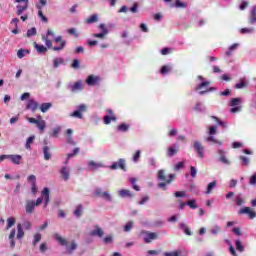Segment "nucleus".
Wrapping results in <instances>:
<instances>
[{
	"label": "nucleus",
	"mask_w": 256,
	"mask_h": 256,
	"mask_svg": "<svg viewBox=\"0 0 256 256\" xmlns=\"http://www.w3.org/2000/svg\"><path fill=\"white\" fill-rule=\"evenodd\" d=\"M209 135H217V126H211L210 128H209Z\"/></svg>",
	"instance_id": "nucleus-60"
},
{
	"label": "nucleus",
	"mask_w": 256,
	"mask_h": 256,
	"mask_svg": "<svg viewBox=\"0 0 256 256\" xmlns=\"http://www.w3.org/2000/svg\"><path fill=\"white\" fill-rule=\"evenodd\" d=\"M177 149L173 148V147H170L168 148L167 150V156L168 157H173L174 155H177Z\"/></svg>",
	"instance_id": "nucleus-42"
},
{
	"label": "nucleus",
	"mask_w": 256,
	"mask_h": 256,
	"mask_svg": "<svg viewBox=\"0 0 256 256\" xmlns=\"http://www.w3.org/2000/svg\"><path fill=\"white\" fill-rule=\"evenodd\" d=\"M71 117H76L77 119H83V114L79 110H75L71 114Z\"/></svg>",
	"instance_id": "nucleus-53"
},
{
	"label": "nucleus",
	"mask_w": 256,
	"mask_h": 256,
	"mask_svg": "<svg viewBox=\"0 0 256 256\" xmlns=\"http://www.w3.org/2000/svg\"><path fill=\"white\" fill-rule=\"evenodd\" d=\"M72 93H77V91H83V81L79 80L70 86Z\"/></svg>",
	"instance_id": "nucleus-12"
},
{
	"label": "nucleus",
	"mask_w": 256,
	"mask_h": 256,
	"mask_svg": "<svg viewBox=\"0 0 256 256\" xmlns=\"http://www.w3.org/2000/svg\"><path fill=\"white\" fill-rule=\"evenodd\" d=\"M90 235L92 237H100L101 238V237H103L104 232H103V229L101 227L95 226V230L91 231Z\"/></svg>",
	"instance_id": "nucleus-15"
},
{
	"label": "nucleus",
	"mask_w": 256,
	"mask_h": 256,
	"mask_svg": "<svg viewBox=\"0 0 256 256\" xmlns=\"http://www.w3.org/2000/svg\"><path fill=\"white\" fill-rule=\"evenodd\" d=\"M60 63H63V58H55L53 60L54 69H57V67H59Z\"/></svg>",
	"instance_id": "nucleus-52"
},
{
	"label": "nucleus",
	"mask_w": 256,
	"mask_h": 256,
	"mask_svg": "<svg viewBox=\"0 0 256 256\" xmlns=\"http://www.w3.org/2000/svg\"><path fill=\"white\" fill-rule=\"evenodd\" d=\"M80 65H81V61H79V59H74L71 64V67L72 69H79Z\"/></svg>",
	"instance_id": "nucleus-48"
},
{
	"label": "nucleus",
	"mask_w": 256,
	"mask_h": 256,
	"mask_svg": "<svg viewBox=\"0 0 256 256\" xmlns=\"http://www.w3.org/2000/svg\"><path fill=\"white\" fill-rule=\"evenodd\" d=\"M240 161H242V165L246 166L249 165V158L245 157V156H240L239 157Z\"/></svg>",
	"instance_id": "nucleus-59"
},
{
	"label": "nucleus",
	"mask_w": 256,
	"mask_h": 256,
	"mask_svg": "<svg viewBox=\"0 0 256 256\" xmlns=\"http://www.w3.org/2000/svg\"><path fill=\"white\" fill-rule=\"evenodd\" d=\"M210 85H211V82H209V81L201 82V83L196 87V91H201V89H205V87H209Z\"/></svg>",
	"instance_id": "nucleus-31"
},
{
	"label": "nucleus",
	"mask_w": 256,
	"mask_h": 256,
	"mask_svg": "<svg viewBox=\"0 0 256 256\" xmlns=\"http://www.w3.org/2000/svg\"><path fill=\"white\" fill-rule=\"evenodd\" d=\"M54 238L56 239V241H58V243H60L63 247H67V240L63 237H61V235L59 234H55Z\"/></svg>",
	"instance_id": "nucleus-24"
},
{
	"label": "nucleus",
	"mask_w": 256,
	"mask_h": 256,
	"mask_svg": "<svg viewBox=\"0 0 256 256\" xmlns=\"http://www.w3.org/2000/svg\"><path fill=\"white\" fill-rule=\"evenodd\" d=\"M180 229H182V231L185 233V235H192L191 229H189V227L187 226V224L182 223L180 224Z\"/></svg>",
	"instance_id": "nucleus-27"
},
{
	"label": "nucleus",
	"mask_w": 256,
	"mask_h": 256,
	"mask_svg": "<svg viewBox=\"0 0 256 256\" xmlns=\"http://www.w3.org/2000/svg\"><path fill=\"white\" fill-rule=\"evenodd\" d=\"M106 113H108V115H105L103 118L105 125H109L111 121H117V117H115V114H113V110L108 109L106 110Z\"/></svg>",
	"instance_id": "nucleus-8"
},
{
	"label": "nucleus",
	"mask_w": 256,
	"mask_h": 256,
	"mask_svg": "<svg viewBox=\"0 0 256 256\" xmlns=\"http://www.w3.org/2000/svg\"><path fill=\"white\" fill-rule=\"evenodd\" d=\"M8 159H11V161L16 165H19V163H21V155H8Z\"/></svg>",
	"instance_id": "nucleus-25"
},
{
	"label": "nucleus",
	"mask_w": 256,
	"mask_h": 256,
	"mask_svg": "<svg viewBox=\"0 0 256 256\" xmlns=\"http://www.w3.org/2000/svg\"><path fill=\"white\" fill-rule=\"evenodd\" d=\"M17 57H18V59H23V57H26L25 49H19L17 51Z\"/></svg>",
	"instance_id": "nucleus-58"
},
{
	"label": "nucleus",
	"mask_w": 256,
	"mask_h": 256,
	"mask_svg": "<svg viewBox=\"0 0 256 256\" xmlns=\"http://www.w3.org/2000/svg\"><path fill=\"white\" fill-rule=\"evenodd\" d=\"M88 167H90V171H97V169H100V167H103V163L101 162H95L93 160L88 162Z\"/></svg>",
	"instance_id": "nucleus-14"
},
{
	"label": "nucleus",
	"mask_w": 256,
	"mask_h": 256,
	"mask_svg": "<svg viewBox=\"0 0 256 256\" xmlns=\"http://www.w3.org/2000/svg\"><path fill=\"white\" fill-rule=\"evenodd\" d=\"M100 81H101V78L99 76H95V75H89L88 78L86 79V83L90 87H93L95 85H99Z\"/></svg>",
	"instance_id": "nucleus-11"
},
{
	"label": "nucleus",
	"mask_w": 256,
	"mask_h": 256,
	"mask_svg": "<svg viewBox=\"0 0 256 256\" xmlns=\"http://www.w3.org/2000/svg\"><path fill=\"white\" fill-rule=\"evenodd\" d=\"M117 129H118V131H120L122 133H127V131H129V124H127V123L119 124Z\"/></svg>",
	"instance_id": "nucleus-26"
},
{
	"label": "nucleus",
	"mask_w": 256,
	"mask_h": 256,
	"mask_svg": "<svg viewBox=\"0 0 256 256\" xmlns=\"http://www.w3.org/2000/svg\"><path fill=\"white\" fill-rule=\"evenodd\" d=\"M98 21V17L97 14H93L92 16H90L88 19H86V23L88 25H91V23H97Z\"/></svg>",
	"instance_id": "nucleus-32"
},
{
	"label": "nucleus",
	"mask_w": 256,
	"mask_h": 256,
	"mask_svg": "<svg viewBox=\"0 0 256 256\" xmlns=\"http://www.w3.org/2000/svg\"><path fill=\"white\" fill-rule=\"evenodd\" d=\"M40 253H45V251H47V243H42L41 245H40Z\"/></svg>",
	"instance_id": "nucleus-63"
},
{
	"label": "nucleus",
	"mask_w": 256,
	"mask_h": 256,
	"mask_svg": "<svg viewBox=\"0 0 256 256\" xmlns=\"http://www.w3.org/2000/svg\"><path fill=\"white\" fill-rule=\"evenodd\" d=\"M43 153H44L45 161H49V159H51V154L49 153V147L48 146H45L43 148Z\"/></svg>",
	"instance_id": "nucleus-37"
},
{
	"label": "nucleus",
	"mask_w": 256,
	"mask_h": 256,
	"mask_svg": "<svg viewBox=\"0 0 256 256\" xmlns=\"http://www.w3.org/2000/svg\"><path fill=\"white\" fill-rule=\"evenodd\" d=\"M131 229H133V221L127 222L126 225L124 226V231L126 233H129V231H131Z\"/></svg>",
	"instance_id": "nucleus-45"
},
{
	"label": "nucleus",
	"mask_w": 256,
	"mask_h": 256,
	"mask_svg": "<svg viewBox=\"0 0 256 256\" xmlns=\"http://www.w3.org/2000/svg\"><path fill=\"white\" fill-rule=\"evenodd\" d=\"M95 195H97V197L105 199L106 201H113V198H111V194H109V192H103L101 188H97L95 190Z\"/></svg>",
	"instance_id": "nucleus-10"
},
{
	"label": "nucleus",
	"mask_w": 256,
	"mask_h": 256,
	"mask_svg": "<svg viewBox=\"0 0 256 256\" xmlns=\"http://www.w3.org/2000/svg\"><path fill=\"white\" fill-rule=\"evenodd\" d=\"M249 184H250V185H256V173L253 174V175L250 177Z\"/></svg>",
	"instance_id": "nucleus-64"
},
{
	"label": "nucleus",
	"mask_w": 256,
	"mask_h": 256,
	"mask_svg": "<svg viewBox=\"0 0 256 256\" xmlns=\"http://www.w3.org/2000/svg\"><path fill=\"white\" fill-rule=\"evenodd\" d=\"M175 7L177 9H187V3L181 2L180 0L175 1Z\"/></svg>",
	"instance_id": "nucleus-30"
},
{
	"label": "nucleus",
	"mask_w": 256,
	"mask_h": 256,
	"mask_svg": "<svg viewBox=\"0 0 256 256\" xmlns=\"http://www.w3.org/2000/svg\"><path fill=\"white\" fill-rule=\"evenodd\" d=\"M31 143H33V136H30L27 140H26V149H31Z\"/></svg>",
	"instance_id": "nucleus-61"
},
{
	"label": "nucleus",
	"mask_w": 256,
	"mask_h": 256,
	"mask_svg": "<svg viewBox=\"0 0 256 256\" xmlns=\"http://www.w3.org/2000/svg\"><path fill=\"white\" fill-rule=\"evenodd\" d=\"M110 169L112 170L121 169L122 171H127V167H125V159L120 158L118 162L112 163V165L110 166Z\"/></svg>",
	"instance_id": "nucleus-5"
},
{
	"label": "nucleus",
	"mask_w": 256,
	"mask_h": 256,
	"mask_svg": "<svg viewBox=\"0 0 256 256\" xmlns=\"http://www.w3.org/2000/svg\"><path fill=\"white\" fill-rule=\"evenodd\" d=\"M34 47H35L36 51H38L39 53H47V47H45L43 45H39V44L35 43Z\"/></svg>",
	"instance_id": "nucleus-29"
},
{
	"label": "nucleus",
	"mask_w": 256,
	"mask_h": 256,
	"mask_svg": "<svg viewBox=\"0 0 256 256\" xmlns=\"http://www.w3.org/2000/svg\"><path fill=\"white\" fill-rule=\"evenodd\" d=\"M67 252L71 255L75 249H77V244L75 243V240L71 242V246H67Z\"/></svg>",
	"instance_id": "nucleus-35"
},
{
	"label": "nucleus",
	"mask_w": 256,
	"mask_h": 256,
	"mask_svg": "<svg viewBox=\"0 0 256 256\" xmlns=\"http://www.w3.org/2000/svg\"><path fill=\"white\" fill-rule=\"evenodd\" d=\"M173 181H175V174H169L167 180H164V182L158 183V187L160 189H163L164 191H166L167 185H169L170 183H173Z\"/></svg>",
	"instance_id": "nucleus-9"
},
{
	"label": "nucleus",
	"mask_w": 256,
	"mask_h": 256,
	"mask_svg": "<svg viewBox=\"0 0 256 256\" xmlns=\"http://www.w3.org/2000/svg\"><path fill=\"white\" fill-rule=\"evenodd\" d=\"M249 23L250 25H254L256 23V6H253L250 11Z\"/></svg>",
	"instance_id": "nucleus-21"
},
{
	"label": "nucleus",
	"mask_w": 256,
	"mask_h": 256,
	"mask_svg": "<svg viewBox=\"0 0 256 256\" xmlns=\"http://www.w3.org/2000/svg\"><path fill=\"white\" fill-rule=\"evenodd\" d=\"M9 239H11L10 247H15V230H12Z\"/></svg>",
	"instance_id": "nucleus-43"
},
{
	"label": "nucleus",
	"mask_w": 256,
	"mask_h": 256,
	"mask_svg": "<svg viewBox=\"0 0 256 256\" xmlns=\"http://www.w3.org/2000/svg\"><path fill=\"white\" fill-rule=\"evenodd\" d=\"M52 107H53V104L51 102H46V103H42L39 109L42 113H47V111H49V109H51Z\"/></svg>",
	"instance_id": "nucleus-19"
},
{
	"label": "nucleus",
	"mask_w": 256,
	"mask_h": 256,
	"mask_svg": "<svg viewBox=\"0 0 256 256\" xmlns=\"http://www.w3.org/2000/svg\"><path fill=\"white\" fill-rule=\"evenodd\" d=\"M47 5V0H39V3L36 4V9H38V17L43 23H48V19L43 15V7Z\"/></svg>",
	"instance_id": "nucleus-1"
},
{
	"label": "nucleus",
	"mask_w": 256,
	"mask_h": 256,
	"mask_svg": "<svg viewBox=\"0 0 256 256\" xmlns=\"http://www.w3.org/2000/svg\"><path fill=\"white\" fill-rule=\"evenodd\" d=\"M93 37H95L96 39H105V37H107V34H105V32L95 33L93 34Z\"/></svg>",
	"instance_id": "nucleus-55"
},
{
	"label": "nucleus",
	"mask_w": 256,
	"mask_h": 256,
	"mask_svg": "<svg viewBox=\"0 0 256 256\" xmlns=\"http://www.w3.org/2000/svg\"><path fill=\"white\" fill-rule=\"evenodd\" d=\"M33 124L37 127L40 133L45 132V128L47 127V122L43 120L42 116H37V118L33 119Z\"/></svg>",
	"instance_id": "nucleus-2"
},
{
	"label": "nucleus",
	"mask_w": 256,
	"mask_h": 256,
	"mask_svg": "<svg viewBox=\"0 0 256 256\" xmlns=\"http://www.w3.org/2000/svg\"><path fill=\"white\" fill-rule=\"evenodd\" d=\"M139 157H141V150H137L133 156V161L134 163H138L139 162Z\"/></svg>",
	"instance_id": "nucleus-54"
},
{
	"label": "nucleus",
	"mask_w": 256,
	"mask_h": 256,
	"mask_svg": "<svg viewBox=\"0 0 256 256\" xmlns=\"http://www.w3.org/2000/svg\"><path fill=\"white\" fill-rule=\"evenodd\" d=\"M206 141H208V143H215V144H218V145H223V143L217 139H215V137H213L212 135L208 136L206 138Z\"/></svg>",
	"instance_id": "nucleus-33"
},
{
	"label": "nucleus",
	"mask_w": 256,
	"mask_h": 256,
	"mask_svg": "<svg viewBox=\"0 0 256 256\" xmlns=\"http://www.w3.org/2000/svg\"><path fill=\"white\" fill-rule=\"evenodd\" d=\"M218 155L219 157V161L220 163H223L224 165H229V159H227V157L225 156V151H223L222 149L218 150Z\"/></svg>",
	"instance_id": "nucleus-13"
},
{
	"label": "nucleus",
	"mask_w": 256,
	"mask_h": 256,
	"mask_svg": "<svg viewBox=\"0 0 256 256\" xmlns=\"http://www.w3.org/2000/svg\"><path fill=\"white\" fill-rule=\"evenodd\" d=\"M68 33H69V35H74V37H75L76 39H79V33H77V31L75 30V28H70V29H68Z\"/></svg>",
	"instance_id": "nucleus-56"
},
{
	"label": "nucleus",
	"mask_w": 256,
	"mask_h": 256,
	"mask_svg": "<svg viewBox=\"0 0 256 256\" xmlns=\"http://www.w3.org/2000/svg\"><path fill=\"white\" fill-rule=\"evenodd\" d=\"M118 194H119L120 197H123V198H127V197L131 198V197H133V193L130 192V190H127V189L120 190L118 192Z\"/></svg>",
	"instance_id": "nucleus-22"
},
{
	"label": "nucleus",
	"mask_w": 256,
	"mask_h": 256,
	"mask_svg": "<svg viewBox=\"0 0 256 256\" xmlns=\"http://www.w3.org/2000/svg\"><path fill=\"white\" fill-rule=\"evenodd\" d=\"M7 228L6 229H11V227L15 226V218H8L7 219Z\"/></svg>",
	"instance_id": "nucleus-50"
},
{
	"label": "nucleus",
	"mask_w": 256,
	"mask_h": 256,
	"mask_svg": "<svg viewBox=\"0 0 256 256\" xmlns=\"http://www.w3.org/2000/svg\"><path fill=\"white\" fill-rule=\"evenodd\" d=\"M42 195L44 196V208H47V206L49 205V188H44L42 191Z\"/></svg>",
	"instance_id": "nucleus-18"
},
{
	"label": "nucleus",
	"mask_w": 256,
	"mask_h": 256,
	"mask_svg": "<svg viewBox=\"0 0 256 256\" xmlns=\"http://www.w3.org/2000/svg\"><path fill=\"white\" fill-rule=\"evenodd\" d=\"M158 179L159 181H167V175L165 174V170L158 171Z\"/></svg>",
	"instance_id": "nucleus-36"
},
{
	"label": "nucleus",
	"mask_w": 256,
	"mask_h": 256,
	"mask_svg": "<svg viewBox=\"0 0 256 256\" xmlns=\"http://www.w3.org/2000/svg\"><path fill=\"white\" fill-rule=\"evenodd\" d=\"M235 205L238 207H241L242 205H245V197H243V194H238L234 198Z\"/></svg>",
	"instance_id": "nucleus-16"
},
{
	"label": "nucleus",
	"mask_w": 256,
	"mask_h": 256,
	"mask_svg": "<svg viewBox=\"0 0 256 256\" xmlns=\"http://www.w3.org/2000/svg\"><path fill=\"white\" fill-rule=\"evenodd\" d=\"M170 71H171V66L164 65L161 67L160 73L161 75H167V73H170Z\"/></svg>",
	"instance_id": "nucleus-34"
},
{
	"label": "nucleus",
	"mask_w": 256,
	"mask_h": 256,
	"mask_svg": "<svg viewBox=\"0 0 256 256\" xmlns=\"http://www.w3.org/2000/svg\"><path fill=\"white\" fill-rule=\"evenodd\" d=\"M215 187H217V181L214 180L212 182H210L207 186V189H206V195H209L211 194V192L215 189Z\"/></svg>",
	"instance_id": "nucleus-23"
},
{
	"label": "nucleus",
	"mask_w": 256,
	"mask_h": 256,
	"mask_svg": "<svg viewBox=\"0 0 256 256\" xmlns=\"http://www.w3.org/2000/svg\"><path fill=\"white\" fill-rule=\"evenodd\" d=\"M130 183H132V187H133V189L135 191H140L139 186L137 184H135V183H137V179L136 178H131L130 179Z\"/></svg>",
	"instance_id": "nucleus-49"
},
{
	"label": "nucleus",
	"mask_w": 256,
	"mask_h": 256,
	"mask_svg": "<svg viewBox=\"0 0 256 256\" xmlns=\"http://www.w3.org/2000/svg\"><path fill=\"white\" fill-rule=\"evenodd\" d=\"M231 107H239L241 105L240 98H233L230 103Z\"/></svg>",
	"instance_id": "nucleus-40"
},
{
	"label": "nucleus",
	"mask_w": 256,
	"mask_h": 256,
	"mask_svg": "<svg viewBox=\"0 0 256 256\" xmlns=\"http://www.w3.org/2000/svg\"><path fill=\"white\" fill-rule=\"evenodd\" d=\"M82 213H83V206L78 205L76 207V210L74 211V215H76L79 218V217H81Z\"/></svg>",
	"instance_id": "nucleus-39"
},
{
	"label": "nucleus",
	"mask_w": 256,
	"mask_h": 256,
	"mask_svg": "<svg viewBox=\"0 0 256 256\" xmlns=\"http://www.w3.org/2000/svg\"><path fill=\"white\" fill-rule=\"evenodd\" d=\"M60 174L62 175V179L64 181H69V175H70V172H69V169L67 168V166H63L60 170Z\"/></svg>",
	"instance_id": "nucleus-17"
},
{
	"label": "nucleus",
	"mask_w": 256,
	"mask_h": 256,
	"mask_svg": "<svg viewBox=\"0 0 256 256\" xmlns=\"http://www.w3.org/2000/svg\"><path fill=\"white\" fill-rule=\"evenodd\" d=\"M235 243H236L237 251H240L241 253H242V251H245V247H243L241 240H236Z\"/></svg>",
	"instance_id": "nucleus-44"
},
{
	"label": "nucleus",
	"mask_w": 256,
	"mask_h": 256,
	"mask_svg": "<svg viewBox=\"0 0 256 256\" xmlns=\"http://www.w3.org/2000/svg\"><path fill=\"white\" fill-rule=\"evenodd\" d=\"M197 203V201H195V199L189 200L186 205H188V207H190V209H197V205L195 204Z\"/></svg>",
	"instance_id": "nucleus-46"
},
{
	"label": "nucleus",
	"mask_w": 256,
	"mask_h": 256,
	"mask_svg": "<svg viewBox=\"0 0 256 256\" xmlns=\"http://www.w3.org/2000/svg\"><path fill=\"white\" fill-rule=\"evenodd\" d=\"M212 119H214L218 123V125H220L224 129H227L226 122L221 121V119L217 118V116H212Z\"/></svg>",
	"instance_id": "nucleus-41"
},
{
	"label": "nucleus",
	"mask_w": 256,
	"mask_h": 256,
	"mask_svg": "<svg viewBox=\"0 0 256 256\" xmlns=\"http://www.w3.org/2000/svg\"><path fill=\"white\" fill-rule=\"evenodd\" d=\"M18 233H17V239H23L25 237V232H23V226L21 224L17 225Z\"/></svg>",
	"instance_id": "nucleus-28"
},
{
	"label": "nucleus",
	"mask_w": 256,
	"mask_h": 256,
	"mask_svg": "<svg viewBox=\"0 0 256 256\" xmlns=\"http://www.w3.org/2000/svg\"><path fill=\"white\" fill-rule=\"evenodd\" d=\"M98 28L102 31V33L109 35V30L107 29V26L105 24H100Z\"/></svg>",
	"instance_id": "nucleus-57"
},
{
	"label": "nucleus",
	"mask_w": 256,
	"mask_h": 256,
	"mask_svg": "<svg viewBox=\"0 0 256 256\" xmlns=\"http://www.w3.org/2000/svg\"><path fill=\"white\" fill-rule=\"evenodd\" d=\"M193 147L198 157H200V159H203V157H205V148L203 147V144L199 141H194Z\"/></svg>",
	"instance_id": "nucleus-3"
},
{
	"label": "nucleus",
	"mask_w": 256,
	"mask_h": 256,
	"mask_svg": "<svg viewBox=\"0 0 256 256\" xmlns=\"http://www.w3.org/2000/svg\"><path fill=\"white\" fill-rule=\"evenodd\" d=\"M15 3H24V5L18 4L16 6L17 15H22L23 11H27L29 0H15Z\"/></svg>",
	"instance_id": "nucleus-4"
},
{
	"label": "nucleus",
	"mask_w": 256,
	"mask_h": 256,
	"mask_svg": "<svg viewBox=\"0 0 256 256\" xmlns=\"http://www.w3.org/2000/svg\"><path fill=\"white\" fill-rule=\"evenodd\" d=\"M33 213V201L28 200L26 202V215H24V219H26L27 215H31Z\"/></svg>",
	"instance_id": "nucleus-20"
},
{
	"label": "nucleus",
	"mask_w": 256,
	"mask_h": 256,
	"mask_svg": "<svg viewBox=\"0 0 256 256\" xmlns=\"http://www.w3.org/2000/svg\"><path fill=\"white\" fill-rule=\"evenodd\" d=\"M65 45H67L66 41H62L60 46L53 47V51H62V49H65Z\"/></svg>",
	"instance_id": "nucleus-47"
},
{
	"label": "nucleus",
	"mask_w": 256,
	"mask_h": 256,
	"mask_svg": "<svg viewBox=\"0 0 256 256\" xmlns=\"http://www.w3.org/2000/svg\"><path fill=\"white\" fill-rule=\"evenodd\" d=\"M79 151H80L79 148H74L73 153H69L67 155V159H71L72 157H75L76 155H79Z\"/></svg>",
	"instance_id": "nucleus-51"
},
{
	"label": "nucleus",
	"mask_w": 256,
	"mask_h": 256,
	"mask_svg": "<svg viewBox=\"0 0 256 256\" xmlns=\"http://www.w3.org/2000/svg\"><path fill=\"white\" fill-rule=\"evenodd\" d=\"M243 87H247V81L245 79L235 85V89H243Z\"/></svg>",
	"instance_id": "nucleus-38"
},
{
	"label": "nucleus",
	"mask_w": 256,
	"mask_h": 256,
	"mask_svg": "<svg viewBox=\"0 0 256 256\" xmlns=\"http://www.w3.org/2000/svg\"><path fill=\"white\" fill-rule=\"evenodd\" d=\"M144 234H145L144 236L145 243H151V241H155V239H159V234H157L156 232L145 231Z\"/></svg>",
	"instance_id": "nucleus-6"
},
{
	"label": "nucleus",
	"mask_w": 256,
	"mask_h": 256,
	"mask_svg": "<svg viewBox=\"0 0 256 256\" xmlns=\"http://www.w3.org/2000/svg\"><path fill=\"white\" fill-rule=\"evenodd\" d=\"M30 97H31V93L25 92V93H23V94L21 95L20 99H21L22 101H27V99H29Z\"/></svg>",
	"instance_id": "nucleus-62"
},
{
	"label": "nucleus",
	"mask_w": 256,
	"mask_h": 256,
	"mask_svg": "<svg viewBox=\"0 0 256 256\" xmlns=\"http://www.w3.org/2000/svg\"><path fill=\"white\" fill-rule=\"evenodd\" d=\"M238 215H248L249 219H255L256 212L249 207H244L238 211Z\"/></svg>",
	"instance_id": "nucleus-7"
}]
</instances>
